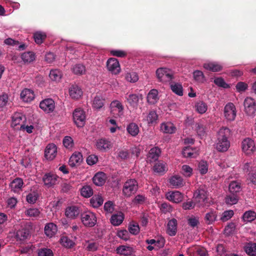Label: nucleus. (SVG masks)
<instances>
[{
	"label": "nucleus",
	"mask_w": 256,
	"mask_h": 256,
	"mask_svg": "<svg viewBox=\"0 0 256 256\" xmlns=\"http://www.w3.org/2000/svg\"><path fill=\"white\" fill-rule=\"evenodd\" d=\"M238 194H230L228 195L226 198V202L228 204L232 205L238 202Z\"/></svg>",
	"instance_id": "44"
},
{
	"label": "nucleus",
	"mask_w": 256,
	"mask_h": 256,
	"mask_svg": "<svg viewBox=\"0 0 256 256\" xmlns=\"http://www.w3.org/2000/svg\"><path fill=\"white\" fill-rule=\"evenodd\" d=\"M108 70L112 74H117L120 72V64L116 58H110L106 62Z\"/></svg>",
	"instance_id": "11"
},
{
	"label": "nucleus",
	"mask_w": 256,
	"mask_h": 256,
	"mask_svg": "<svg viewBox=\"0 0 256 256\" xmlns=\"http://www.w3.org/2000/svg\"><path fill=\"white\" fill-rule=\"evenodd\" d=\"M182 154L185 158H192L194 155L192 150L190 146L185 147L182 150Z\"/></svg>",
	"instance_id": "64"
},
{
	"label": "nucleus",
	"mask_w": 256,
	"mask_h": 256,
	"mask_svg": "<svg viewBox=\"0 0 256 256\" xmlns=\"http://www.w3.org/2000/svg\"><path fill=\"white\" fill-rule=\"evenodd\" d=\"M80 194L84 198H90L93 194V190L90 186H84L81 188Z\"/></svg>",
	"instance_id": "48"
},
{
	"label": "nucleus",
	"mask_w": 256,
	"mask_h": 256,
	"mask_svg": "<svg viewBox=\"0 0 256 256\" xmlns=\"http://www.w3.org/2000/svg\"><path fill=\"white\" fill-rule=\"evenodd\" d=\"M69 94L72 98L78 100L82 95V91L78 86L72 84L69 88Z\"/></svg>",
	"instance_id": "16"
},
{
	"label": "nucleus",
	"mask_w": 256,
	"mask_h": 256,
	"mask_svg": "<svg viewBox=\"0 0 256 256\" xmlns=\"http://www.w3.org/2000/svg\"><path fill=\"white\" fill-rule=\"evenodd\" d=\"M44 233L48 237L52 238L56 234L58 231V228L53 222L47 224L44 226Z\"/></svg>",
	"instance_id": "19"
},
{
	"label": "nucleus",
	"mask_w": 256,
	"mask_h": 256,
	"mask_svg": "<svg viewBox=\"0 0 256 256\" xmlns=\"http://www.w3.org/2000/svg\"><path fill=\"white\" fill-rule=\"evenodd\" d=\"M166 198L173 202L179 203L183 200V194L178 191L170 192L166 194Z\"/></svg>",
	"instance_id": "12"
},
{
	"label": "nucleus",
	"mask_w": 256,
	"mask_h": 256,
	"mask_svg": "<svg viewBox=\"0 0 256 256\" xmlns=\"http://www.w3.org/2000/svg\"><path fill=\"white\" fill-rule=\"evenodd\" d=\"M81 220L84 226L90 228L94 226L97 220L94 214L89 211L82 214Z\"/></svg>",
	"instance_id": "3"
},
{
	"label": "nucleus",
	"mask_w": 256,
	"mask_h": 256,
	"mask_svg": "<svg viewBox=\"0 0 256 256\" xmlns=\"http://www.w3.org/2000/svg\"><path fill=\"white\" fill-rule=\"evenodd\" d=\"M63 144L67 148H72L74 146L72 138L70 136H65L63 140Z\"/></svg>",
	"instance_id": "58"
},
{
	"label": "nucleus",
	"mask_w": 256,
	"mask_h": 256,
	"mask_svg": "<svg viewBox=\"0 0 256 256\" xmlns=\"http://www.w3.org/2000/svg\"><path fill=\"white\" fill-rule=\"evenodd\" d=\"M160 130L164 133L172 134L176 132V128L172 123L164 122L161 124Z\"/></svg>",
	"instance_id": "24"
},
{
	"label": "nucleus",
	"mask_w": 256,
	"mask_h": 256,
	"mask_svg": "<svg viewBox=\"0 0 256 256\" xmlns=\"http://www.w3.org/2000/svg\"><path fill=\"white\" fill-rule=\"evenodd\" d=\"M231 135L230 130L226 127H222L218 132L215 148L219 152H226L230 147L229 138Z\"/></svg>",
	"instance_id": "1"
},
{
	"label": "nucleus",
	"mask_w": 256,
	"mask_h": 256,
	"mask_svg": "<svg viewBox=\"0 0 256 256\" xmlns=\"http://www.w3.org/2000/svg\"><path fill=\"white\" fill-rule=\"evenodd\" d=\"M96 148L100 151H106L112 148L111 142L106 138H100L96 140Z\"/></svg>",
	"instance_id": "13"
},
{
	"label": "nucleus",
	"mask_w": 256,
	"mask_h": 256,
	"mask_svg": "<svg viewBox=\"0 0 256 256\" xmlns=\"http://www.w3.org/2000/svg\"><path fill=\"white\" fill-rule=\"evenodd\" d=\"M21 58L24 62L30 63L35 60V54L32 52H27L22 54Z\"/></svg>",
	"instance_id": "39"
},
{
	"label": "nucleus",
	"mask_w": 256,
	"mask_h": 256,
	"mask_svg": "<svg viewBox=\"0 0 256 256\" xmlns=\"http://www.w3.org/2000/svg\"><path fill=\"white\" fill-rule=\"evenodd\" d=\"M116 251L117 254L124 256H130L134 252V250L132 247L124 245L118 247Z\"/></svg>",
	"instance_id": "23"
},
{
	"label": "nucleus",
	"mask_w": 256,
	"mask_h": 256,
	"mask_svg": "<svg viewBox=\"0 0 256 256\" xmlns=\"http://www.w3.org/2000/svg\"><path fill=\"white\" fill-rule=\"evenodd\" d=\"M236 108L232 102H228L224 106V114L226 118L228 120H234L236 116Z\"/></svg>",
	"instance_id": "6"
},
{
	"label": "nucleus",
	"mask_w": 256,
	"mask_h": 256,
	"mask_svg": "<svg viewBox=\"0 0 256 256\" xmlns=\"http://www.w3.org/2000/svg\"><path fill=\"white\" fill-rule=\"evenodd\" d=\"M46 34L42 32H36L34 34L35 42L39 44L43 42L44 40L46 38Z\"/></svg>",
	"instance_id": "52"
},
{
	"label": "nucleus",
	"mask_w": 256,
	"mask_h": 256,
	"mask_svg": "<svg viewBox=\"0 0 256 256\" xmlns=\"http://www.w3.org/2000/svg\"><path fill=\"white\" fill-rule=\"evenodd\" d=\"M130 153L126 149L120 150L118 152V158L122 160H126L129 158Z\"/></svg>",
	"instance_id": "55"
},
{
	"label": "nucleus",
	"mask_w": 256,
	"mask_h": 256,
	"mask_svg": "<svg viewBox=\"0 0 256 256\" xmlns=\"http://www.w3.org/2000/svg\"><path fill=\"white\" fill-rule=\"evenodd\" d=\"M203 67L207 70L213 72H218L220 71L222 66L216 63L215 62H208L205 63L203 65Z\"/></svg>",
	"instance_id": "28"
},
{
	"label": "nucleus",
	"mask_w": 256,
	"mask_h": 256,
	"mask_svg": "<svg viewBox=\"0 0 256 256\" xmlns=\"http://www.w3.org/2000/svg\"><path fill=\"white\" fill-rule=\"evenodd\" d=\"M103 202L104 199L100 195H94L90 200V205L94 208H98L102 206Z\"/></svg>",
	"instance_id": "30"
},
{
	"label": "nucleus",
	"mask_w": 256,
	"mask_h": 256,
	"mask_svg": "<svg viewBox=\"0 0 256 256\" xmlns=\"http://www.w3.org/2000/svg\"><path fill=\"white\" fill-rule=\"evenodd\" d=\"M234 215V212L232 210L224 211L222 214L220 220L222 222H226L230 220Z\"/></svg>",
	"instance_id": "60"
},
{
	"label": "nucleus",
	"mask_w": 256,
	"mask_h": 256,
	"mask_svg": "<svg viewBox=\"0 0 256 256\" xmlns=\"http://www.w3.org/2000/svg\"><path fill=\"white\" fill-rule=\"evenodd\" d=\"M40 108L47 113L51 112L55 108L54 102L52 98L45 99L40 102Z\"/></svg>",
	"instance_id": "8"
},
{
	"label": "nucleus",
	"mask_w": 256,
	"mask_h": 256,
	"mask_svg": "<svg viewBox=\"0 0 256 256\" xmlns=\"http://www.w3.org/2000/svg\"><path fill=\"white\" fill-rule=\"evenodd\" d=\"M195 108L196 110L200 114H202L206 112L208 108L206 104L201 101L197 102L196 104Z\"/></svg>",
	"instance_id": "51"
},
{
	"label": "nucleus",
	"mask_w": 256,
	"mask_h": 256,
	"mask_svg": "<svg viewBox=\"0 0 256 256\" xmlns=\"http://www.w3.org/2000/svg\"><path fill=\"white\" fill-rule=\"evenodd\" d=\"M256 218V213L252 210L246 212L243 216L242 219L246 222H250Z\"/></svg>",
	"instance_id": "42"
},
{
	"label": "nucleus",
	"mask_w": 256,
	"mask_h": 256,
	"mask_svg": "<svg viewBox=\"0 0 256 256\" xmlns=\"http://www.w3.org/2000/svg\"><path fill=\"white\" fill-rule=\"evenodd\" d=\"M170 183L173 186H183V179L178 176H174L170 178Z\"/></svg>",
	"instance_id": "40"
},
{
	"label": "nucleus",
	"mask_w": 256,
	"mask_h": 256,
	"mask_svg": "<svg viewBox=\"0 0 256 256\" xmlns=\"http://www.w3.org/2000/svg\"><path fill=\"white\" fill-rule=\"evenodd\" d=\"M214 83L220 87L225 88H230L229 85L227 84L222 78H218L214 79Z\"/></svg>",
	"instance_id": "59"
},
{
	"label": "nucleus",
	"mask_w": 256,
	"mask_h": 256,
	"mask_svg": "<svg viewBox=\"0 0 256 256\" xmlns=\"http://www.w3.org/2000/svg\"><path fill=\"white\" fill-rule=\"evenodd\" d=\"M196 130L198 136L202 139L206 136V128L202 123H197L196 124Z\"/></svg>",
	"instance_id": "29"
},
{
	"label": "nucleus",
	"mask_w": 256,
	"mask_h": 256,
	"mask_svg": "<svg viewBox=\"0 0 256 256\" xmlns=\"http://www.w3.org/2000/svg\"><path fill=\"white\" fill-rule=\"evenodd\" d=\"M246 252L250 256H254L256 255V244L248 243L245 246Z\"/></svg>",
	"instance_id": "47"
},
{
	"label": "nucleus",
	"mask_w": 256,
	"mask_h": 256,
	"mask_svg": "<svg viewBox=\"0 0 256 256\" xmlns=\"http://www.w3.org/2000/svg\"><path fill=\"white\" fill-rule=\"evenodd\" d=\"M58 176L52 173L46 174L42 178L44 184L48 188L53 187L57 183Z\"/></svg>",
	"instance_id": "7"
},
{
	"label": "nucleus",
	"mask_w": 256,
	"mask_h": 256,
	"mask_svg": "<svg viewBox=\"0 0 256 256\" xmlns=\"http://www.w3.org/2000/svg\"><path fill=\"white\" fill-rule=\"evenodd\" d=\"M57 154V147L54 144H50L46 148L44 156L48 160H54Z\"/></svg>",
	"instance_id": "9"
},
{
	"label": "nucleus",
	"mask_w": 256,
	"mask_h": 256,
	"mask_svg": "<svg viewBox=\"0 0 256 256\" xmlns=\"http://www.w3.org/2000/svg\"><path fill=\"white\" fill-rule=\"evenodd\" d=\"M241 190L240 184L236 181L232 182L229 184V191L230 194H238Z\"/></svg>",
	"instance_id": "36"
},
{
	"label": "nucleus",
	"mask_w": 256,
	"mask_h": 256,
	"mask_svg": "<svg viewBox=\"0 0 256 256\" xmlns=\"http://www.w3.org/2000/svg\"><path fill=\"white\" fill-rule=\"evenodd\" d=\"M49 77L52 80L58 82L61 79L62 73L58 69L52 70L50 72Z\"/></svg>",
	"instance_id": "37"
},
{
	"label": "nucleus",
	"mask_w": 256,
	"mask_h": 256,
	"mask_svg": "<svg viewBox=\"0 0 256 256\" xmlns=\"http://www.w3.org/2000/svg\"><path fill=\"white\" fill-rule=\"evenodd\" d=\"M242 149L247 154H250L255 150L254 141L251 138H247L242 142Z\"/></svg>",
	"instance_id": "10"
},
{
	"label": "nucleus",
	"mask_w": 256,
	"mask_h": 256,
	"mask_svg": "<svg viewBox=\"0 0 256 256\" xmlns=\"http://www.w3.org/2000/svg\"><path fill=\"white\" fill-rule=\"evenodd\" d=\"M38 197V193L36 191H32L26 196V201L30 204H34Z\"/></svg>",
	"instance_id": "54"
},
{
	"label": "nucleus",
	"mask_w": 256,
	"mask_h": 256,
	"mask_svg": "<svg viewBox=\"0 0 256 256\" xmlns=\"http://www.w3.org/2000/svg\"><path fill=\"white\" fill-rule=\"evenodd\" d=\"M158 118V115L154 110H150L146 118L148 124L156 123Z\"/></svg>",
	"instance_id": "50"
},
{
	"label": "nucleus",
	"mask_w": 256,
	"mask_h": 256,
	"mask_svg": "<svg viewBox=\"0 0 256 256\" xmlns=\"http://www.w3.org/2000/svg\"><path fill=\"white\" fill-rule=\"evenodd\" d=\"M104 102V99H103L100 96H97L94 98L93 100L92 106L96 109H100L103 106Z\"/></svg>",
	"instance_id": "49"
},
{
	"label": "nucleus",
	"mask_w": 256,
	"mask_h": 256,
	"mask_svg": "<svg viewBox=\"0 0 256 256\" xmlns=\"http://www.w3.org/2000/svg\"><path fill=\"white\" fill-rule=\"evenodd\" d=\"M198 168L201 174H206L208 172V170L207 162L204 160L200 161L198 164Z\"/></svg>",
	"instance_id": "57"
},
{
	"label": "nucleus",
	"mask_w": 256,
	"mask_h": 256,
	"mask_svg": "<svg viewBox=\"0 0 256 256\" xmlns=\"http://www.w3.org/2000/svg\"><path fill=\"white\" fill-rule=\"evenodd\" d=\"M24 184L23 180L21 178H17L14 179L11 182L10 186L14 191L20 190Z\"/></svg>",
	"instance_id": "38"
},
{
	"label": "nucleus",
	"mask_w": 256,
	"mask_h": 256,
	"mask_svg": "<svg viewBox=\"0 0 256 256\" xmlns=\"http://www.w3.org/2000/svg\"><path fill=\"white\" fill-rule=\"evenodd\" d=\"M161 150L159 148H152L148 154L147 161L150 162H156L158 159Z\"/></svg>",
	"instance_id": "15"
},
{
	"label": "nucleus",
	"mask_w": 256,
	"mask_h": 256,
	"mask_svg": "<svg viewBox=\"0 0 256 256\" xmlns=\"http://www.w3.org/2000/svg\"><path fill=\"white\" fill-rule=\"evenodd\" d=\"M170 88L172 92L180 96L183 95V88L181 84L178 83H172Z\"/></svg>",
	"instance_id": "43"
},
{
	"label": "nucleus",
	"mask_w": 256,
	"mask_h": 256,
	"mask_svg": "<svg viewBox=\"0 0 256 256\" xmlns=\"http://www.w3.org/2000/svg\"><path fill=\"white\" fill-rule=\"evenodd\" d=\"M73 118L78 127H82L85 123L86 116L84 111L80 108L75 110L73 112Z\"/></svg>",
	"instance_id": "5"
},
{
	"label": "nucleus",
	"mask_w": 256,
	"mask_h": 256,
	"mask_svg": "<svg viewBox=\"0 0 256 256\" xmlns=\"http://www.w3.org/2000/svg\"><path fill=\"white\" fill-rule=\"evenodd\" d=\"M138 190V182L135 179L128 180L122 188V194L126 197H130L135 194Z\"/></svg>",
	"instance_id": "2"
},
{
	"label": "nucleus",
	"mask_w": 256,
	"mask_h": 256,
	"mask_svg": "<svg viewBox=\"0 0 256 256\" xmlns=\"http://www.w3.org/2000/svg\"><path fill=\"white\" fill-rule=\"evenodd\" d=\"M126 98L130 106L136 108L140 100H142V96L141 94H130Z\"/></svg>",
	"instance_id": "18"
},
{
	"label": "nucleus",
	"mask_w": 256,
	"mask_h": 256,
	"mask_svg": "<svg viewBox=\"0 0 256 256\" xmlns=\"http://www.w3.org/2000/svg\"><path fill=\"white\" fill-rule=\"evenodd\" d=\"M72 69L73 72L76 74L82 75L84 74L86 72L85 66L80 64H74Z\"/></svg>",
	"instance_id": "46"
},
{
	"label": "nucleus",
	"mask_w": 256,
	"mask_h": 256,
	"mask_svg": "<svg viewBox=\"0 0 256 256\" xmlns=\"http://www.w3.org/2000/svg\"><path fill=\"white\" fill-rule=\"evenodd\" d=\"M126 130L132 136H136L139 132V128L136 124L132 122L127 126Z\"/></svg>",
	"instance_id": "35"
},
{
	"label": "nucleus",
	"mask_w": 256,
	"mask_h": 256,
	"mask_svg": "<svg viewBox=\"0 0 256 256\" xmlns=\"http://www.w3.org/2000/svg\"><path fill=\"white\" fill-rule=\"evenodd\" d=\"M216 212L211 210L206 214L204 220L208 224H211L216 220Z\"/></svg>",
	"instance_id": "31"
},
{
	"label": "nucleus",
	"mask_w": 256,
	"mask_h": 256,
	"mask_svg": "<svg viewBox=\"0 0 256 256\" xmlns=\"http://www.w3.org/2000/svg\"><path fill=\"white\" fill-rule=\"evenodd\" d=\"M106 176L104 172H100L96 173L92 178L94 184L97 186H102L106 182Z\"/></svg>",
	"instance_id": "21"
},
{
	"label": "nucleus",
	"mask_w": 256,
	"mask_h": 256,
	"mask_svg": "<svg viewBox=\"0 0 256 256\" xmlns=\"http://www.w3.org/2000/svg\"><path fill=\"white\" fill-rule=\"evenodd\" d=\"M193 76L194 80L198 82L204 83L206 81L204 73L200 70H194L193 72Z\"/></svg>",
	"instance_id": "41"
},
{
	"label": "nucleus",
	"mask_w": 256,
	"mask_h": 256,
	"mask_svg": "<svg viewBox=\"0 0 256 256\" xmlns=\"http://www.w3.org/2000/svg\"><path fill=\"white\" fill-rule=\"evenodd\" d=\"M158 92L156 90L152 89L150 91L147 96L148 102L150 104H155L158 100Z\"/></svg>",
	"instance_id": "32"
},
{
	"label": "nucleus",
	"mask_w": 256,
	"mask_h": 256,
	"mask_svg": "<svg viewBox=\"0 0 256 256\" xmlns=\"http://www.w3.org/2000/svg\"><path fill=\"white\" fill-rule=\"evenodd\" d=\"M250 182L256 184V168H254L248 174L247 178Z\"/></svg>",
	"instance_id": "56"
},
{
	"label": "nucleus",
	"mask_w": 256,
	"mask_h": 256,
	"mask_svg": "<svg viewBox=\"0 0 256 256\" xmlns=\"http://www.w3.org/2000/svg\"><path fill=\"white\" fill-rule=\"evenodd\" d=\"M80 210L79 208L76 206H72L68 207L66 209V216L70 219L76 218L80 214Z\"/></svg>",
	"instance_id": "17"
},
{
	"label": "nucleus",
	"mask_w": 256,
	"mask_h": 256,
	"mask_svg": "<svg viewBox=\"0 0 256 256\" xmlns=\"http://www.w3.org/2000/svg\"><path fill=\"white\" fill-rule=\"evenodd\" d=\"M82 161V156L80 152H75L70 156L69 160V165L72 167L79 166Z\"/></svg>",
	"instance_id": "14"
},
{
	"label": "nucleus",
	"mask_w": 256,
	"mask_h": 256,
	"mask_svg": "<svg viewBox=\"0 0 256 256\" xmlns=\"http://www.w3.org/2000/svg\"><path fill=\"white\" fill-rule=\"evenodd\" d=\"M124 219V214L122 212H118L112 216L110 222L112 225L118 226L122 222Z\"/></svg>",
	"instance_id": "26"
},
{
	"label": "nucleus",
	"mask_w": 256,
	"mask_h": 256,
	"mask_svg": "<svg viewBox=\"0 0 256 256\" xmlns=\"http://www.w3.org/2000/svg\"><path fill=\"white\" fill-rule=\"evenodd\" d=\"M26 216L28 217H38L40 214V210L37 208H30L24 212Z\"/></svg>",
	"instance_id": "53"
},
{
	"label": "nucleus",
	"mask_w": 256,
	"mask_h": 256,
	"mask_svg": "<svg viewBox=\"0 0 256 256\" xmlns=\"http://www.w3.org/2000/svg\"><path fill=\"white\" fill-rule=\"evenodd\" d=\"M30 230L28 228H22L18 230L16 234V238L18 240H24L26 239L30 234Z\"/></svg>",
	"instance_id": "27"
},
{
	"label": "nucleus",
	"mask_w": 256,
	"mask_h": 256,
	"mask_svg": "<svg viewBox=\"0 0 256 256\" xmlns=\"http://www.w3.org/2000/svg\"><path fill=\"white\" fill-rule=\"evenodd\" d=\"M60 242L66 248H70L74 244V242L67 236H63L60 239Z\"/></svg>",
	"instance_id": "45"
},
{
	"label": "nucleus",
	"mask_w": 256,
	"mask_h": 256,
	"mask_svg": "<svg viewBox=\"0 0 256 256\" xmlns=\"http://www.w3.org/2000/svg\"><path fill=\"white\" fill-rule=\"evenodd\" d=\"M38 256H53V252L49 248H44L39 250Z\"/></svg>",
	"instance_id": "63"
},
{
	"label": "nucleus",
	"mask_w": 256,
	"mask_h": 256,
	"mask_svg": "<svg viewBox=\"0 0 256 256\" xmlns=\"http://www.w3.org/2000/svg\"><path fill=\"white\" fill-rule=\"evenodd\" d=\"M26 120L24 116L20 114H16L12 117V125L14 126L18 125L24 124L23 123Z\"/></svg>",
	"instance_id": "34"
},
{
	"label": "nucleus",
	"mask_w": 256,
	"mask_h": 256,
	"mask_svg": "<svg viewBox=\"0 0 256 256\" xmlns=\"http://www.w3.org/2000/svg\"><path fill=\"white\" fill-rule=\"evenodd\" d=\"M177 232V220L172 218L168 224L167 233L170 236H174Z\"/></svg>",
	"instance_id": "22"
},
{
	"label": "nucleus",
	"mask_w": 256,
	"mask_h": 256,
	"mask_svg": "<svg viewBox=\"0 0 256 256\" xmlns=\"http://www.w3.org/2000/svg\"><path fill=\"white\" fill-rule=\"evenodd\" d=\"M129 232L132 234L136 235L140 232L139 226L137 224H130L128 227Z\"/></svg>",
	"instance_id": "61"
},
{
	"label": "nucleus",
	"mask_w": 256,
	"mask_h": 256,
	"mask_svg": "<svg viewBox=\"0 0 256 256\" xmlns=\"http://www.w3.org/2000/svg\"><path fill=\"white\" fill-rule=\"evenodd\" d=\"M194 196L199 202H204L207 198V192L204 189H199L196 191Z\"/></svg>",
	"instance_id": "33"
},
{
	"label": "nucleus",
	"mask_w": 256,
	"mask_h": 256,
	"mask_svg": "<svg viewBox=\"0 0 256 256\" xmlns=\"http://www.w3.org/2000/svg\"><path fill=\"white\" fill-rule=\"evenodd\" d=\"M244 112L248 116H254L256 112V102L254 98L250 97L246 98L244 102Z\"/></svg>",
	"instance_id": "4"
},
{
	"label": "nucleus",
	"mask_w": 256,
	"mask_h": 256,
	"mask_svg": "<svg viewBox=\"0 0 256 256\" xmlns=\"http://www.w3.org/2000/svg\"><path fill=\"white\" fill-rule=\"evenodd\" d=\"M153 170L155 172L162 175L168 170V168L164 162L158 161L154 165Z\"/></svg>",
	"instance_id": "25"
},
{
	"label": "nucleus",
	"mask_w": 256,
	"mask_h": 256,
	"mask_svg": "<svg viewBox=\"0 0 256 256\" xmlns=\"http://www.w3.org/2000/svg\"><path fill=\"white\" fill-rule=\"evenodd\" d=\"M170 70L166 68H160L156 70V74L158 78L161 80V79L164 78V76L166 74L167 72H168Z\"/></svg>",
	"instance_id": "62"
},
{
	"label": "nucleus",
	"mask_w": 256,
	"mask_h": 256,
	"mask_svg": "<svg viewBox=\"0 0 256 256\" xmlns=\"http://www.w3.org/2000/svg\"><path fill=\"white\" fill-rule=\"evenodd\" d=\"M21 99L25 102H30L34 98V92L28 88L22 90L20 93Z\"/></svg>",
	"instance_id": "20"
}]
</instances>
